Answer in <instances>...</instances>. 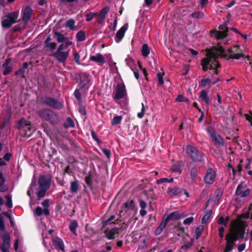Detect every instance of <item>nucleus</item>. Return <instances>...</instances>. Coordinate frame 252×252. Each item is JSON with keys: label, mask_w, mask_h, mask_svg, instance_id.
<instances>
[{"label": "nucleus", "mask_w": 252, "mask_h": 252, "mask_svg": "<svg viewBox=\"0 0 252 252\" xmlns=\"http://www.w3.org/2000/svg\"><path fill=\"white\" fill-rule=\"evenodd\" d=\"M74 94L76 98L79 103L81 102V96L80 91L78 89H76L74 91Z\"/></svg>", "instance_id": "nucleus-47"}, {"label": "nucleus", "mask_w": 252, "mask_h": 252, "mask_svg": "<svg viewBox=\"0 0 252 252\" xmlns=\"http://www.w3.org/2000/svg\"><path fill=\"white\" fill-rule=\"evenodd\" d=\"M186 215L184 214H180L178 211H175L171 213L166 218L164 219L163 220L167 223L170 220H179L182 218L185 217Z\"/></svg>", "instance_id": "nucleus-16"}, {"label": "nucleus", "mask_w": 252, "mask_h": 252, "mask_svg": "<svg viewBox=\"0 0 252 252\" xmlns=\"http://www.w3.org/2000/svg\"><path fill=\"white\" fill-rule=\"evenodd\" d=\"M199 172V169L197 167H193L190 170V182L191 183H195L196 181V178L197 177L198 173Z\"/></svg>", "instance_id": "nucleus-26"}, {"label": "nucleus", "mask_w": 252, "mask_h": 252, "mask_svg": "<svg viewBox=\"0 0 252 252\" xmlns=\"http://www.w3.org/2000/svg\"><path fill=\"white\" fill-rule=\"evenodd\" d=\"M180 192V189L176 187L169 189L168 191V193L170 196H176L179 194Z\"/></svg>", "instance_id": "nucleus-32"}, {"label": "nucleus", "mask_w": 252, "mask_h": 252, "mask_svg": "<svg viewBox=\"0 0 252 252\" xmlns=\"http://www.w3.org/2000/svg\"><path fill=\"white\" fill-rule=\"evenodd\" d=\"M39 116L44 120L49 122L52 124H56L60 122L58 115L48 109H41L39 112Z\"/></svg>", "instance_id": "nucleus-4"}, {"label": "nucleus", "mask_w": 252, "mask_h": 252, "mask_svg": "<svg viewBox=\"0 0 252 252\" xmlns=\"http://www.w3.org/2000/svg\"><path fill=\"white\" fill-rule=\"evenodd\" d=\"M0 230L4 231L5 230V225L3 222V218L0 214Z\"/></svg>", "instance_id": "nucleus-55"}, {"label": "nucleus", "mask_w": 252, "mask_h": 252, "mask_svg": "<svg viewBox=\"0 0 252 252\" xmlns=\"http://www.w3.org/2000/svg\"><path fill=\"white\" fill-rule=\"evenodd\" d=\"M65 27L70 30H74L75 28L74 20L72 19L68 20L65 23Z\"/></svg>", "instance_id": "nucleus-39"}, {"label": "nucleus", "mask_w": 252, "mask_h": 252, "mask_svg": "<svg viewBox=\"0 0 252 252\" xmlns=\"http://www.w3.org/2000/svg\"><path fill=\"white\" fill-rule=\"evenodd\" d=\"M4 181L5 180H3L2 183H0V191L1 192L6 191L8 189L7 187L5 186L4 184Z\"/></svg>", "instance_id": "nucleus-53"}, {"label": "nucleus", "mask_w": 252, "mask_h": 252, "mask_svg": "<svg viewBox=\"0 0 252 252\" xmlns=\"http://www.w3.org/2000/svg\"><path fill=\"white\" fill-rule=\"evenodd\" d=\"M42 205L44 208L43 209V214L45 216H48L50 214L49 211L48 209L49 206V199H46L42 202Z\"/></svg>", "instance_id": "nucleus-27"}, {"label": "nucleus", "mask_w": 252, "mask_h": 252, "mask_svg": "<svg viewBox=\"0 0 252 252\" xmlns=\"http://www.w3.org/2000/svg\"><path fill=\"white\" fill-rule=\"evenodd\" d=\"M77 226L78 223L76 220L72 221L69 226L70 230L75 235H76V228Z\"/></svg>", "instance_id": "nucleus-36"}, {"label": "nucleus", "mask_w": 252, "mask_h": 252, "mask_svg": "<svg viewBox=\"0 0 252 252\" xmlns=\"http://www.w3.org/2000/svg\"><path fill=\"white\" fill-rule=\"evenodd\" d=\"M43 103L50 107L56 109H60L63 107L62 103L57 99L49 97H45L43 100Z\"/></svg>", "instance_id": "nucleus-14"}, {"label": "nucleus", "mask_w": 252, "mask_h": 252, "mask_svg": "<svg viewBox=\"0 0 252 252\" xmlns=\"http://www.w3.org/2000/svg\"><path fill=\"white\" fill-rule=\"evenodd\" d=\"M227 24L225 23L219 26V29L223 31H213L211 32V35L214 37L217 40L223 39L227 36L228 29L227 28Z\"/></svg>", "instance_id": "nucleus-8"}, {"label": "nucleus", "mask_w": 252, "mask_h": 252, "mask_svg": "<svg viewBox=\"0 0 252 252\" xmlns=\"http://www.w3.org/2000/svg\"><path fill=\"white\" fill-rule=\"evenodd\" d=\"M224 53V50L221 46L215 47L209 50L207 53V57L204 58L201 61V65L204 71L208 69H214L213 74H218L216 69L220 66L217 59L220 56H222Z\"/></svg>", "instance_id": "nucleus-1"}, {"label": "nucleus", "mask_w": 252, "mask_h": 252, "mask_svg": "<svg viewBox=\"0 0 252 252\" xmlns=\"http://www.w3.org/2000/svg\"><path fill=\"white\" fill-rule=\"evenodd\" d=\"M176 100L179 102H184L187 100V98L182 95H179L177 96Z\"/></svg>", "instance_id": "nucleus-63"}, {"label": "nucleus", "mask_w": 252, "mask_h": 252, "mask_svg": "<svg viewBox=\"0 0 252 252\" xmlns=\"http://www.w3.org/2000/svg\"><path fill=\"white\" fill-rule=\"evenodd\" d=\"M216 178V171L211 168H209L205 173L204 177V181L206 184H213Z\"/></svg>", "instance_id": "nucleus-13"}, {"label": "nucleus", "mask_w": 252, "mask_h": 252, "mask_svg": "<svg viewBox=\"0 0 252 252\" xmlns=\"http://www.w3.org/2000/svg\"><path fill=\"white\" fill-rule=\"evenodd\" d=\"M251 192V190L246 187V184L244 182H241L237 187L235 195L239 198H245L250 195Z\"/></svg>", "instance_id": "nucleus-7"}, {"label": "nucleus", "mask_w": 252, "mask_h": 252, "mask_svg": "<svg viewBox=\"0 0 252 252\" xmlns=\"http://www.w3.org/2000/svg\"><path fill=\"white\" fill-rule=\"evenodd\" d=\"M5 198L7 200V202H6L7 206L8 208H12V203L11 196L9 194L5 196Z\"/></svg>", "instance_id": "nucleus-46"}, {"label": "nucleus", "mask_w": 252, "mask_h": 252, "mask_svg": "<svg viewBox=\"0 0 252 252\" xmlns=\"http://www.w3.org/2000/svg\"><path fill=\"white\" fill-rule=\"evenodd\" d=\"M139 205L141 207V209H145L147 207V203L146 202L143 200H139Z\"/></svg>", "instance_id": "nucleus-59"}, {"label": "nucleus", "mask_w": 252, "mask_h": 252, "mask_svg": "<svg viewBox=\"0 0 252 252\" xmlns=\"http://www.w3.org/2000/svg\"><path fill=\"white\" fill-rule=\"evenodd\" d=\"M63 126L65 128L73 127L74 126V123L70 117H68L64 123Z\"/></svg>", "instance_id": "nucleus-37"}, {"label": "nucleus", "mask_w": 252, "mask_h": 252, "mask_svg": "<svg viewBox=\"0 0 252 252\" xmlns=\"http://www.w3.org/2000/svg\"><path fill=\"white\" fill-rule=\"evenodd\" d=\"M70 53V49L66 47V45H63L62 43L60 44L56 51L53 54V56L56 58L59 62H64Z\"/></svg>", "instance_id": "nucleus-5"}, {"label": "nucleus", "mask_w": 252, "mask_h": 252, "mask_svg": "<svg viewBox=\"0 0 252 252\" xmlns=\"http://www.w3.org/2000/svg\"><path fill=\"white\" fill-rule=\"evenodd\" d=\"M19 13L17 12H13L8 14L5 19L1 22L2 26L3 28H8L13 24L17 20Z\"/></svg>", "instance_id": "nucleus-9"}, {"label": "nucleus", "mask_w": 252, "mask_h": 252, "mask_svg": "<svg viewBox=\"0 0 252 252\" xmlns=\"http://www.w3.org/2000/svg\"><path fill=\"white\" fill-rule=\"evenodd\" d=\"M193 220L194 218L192 217H190L185 219L183 222L185 225H190L193 221Z\"/></svg>", "instance_id": "nucleus-48"}, {"label": "nucleus", "mask_w": 252, "mask_h": 252, "mask_svg": "<svg viewBox=\"0 0 252 252\" xmlns=\"http://www.w3.org/2000/svg\"><path fill=\"white\" fill-rule=\"evenodd\" d=\"M125 62L126 65L129 66L131 70H132V65L133 63L134 60L132 57L129 56H127L125 59Z\"/></svg>", "instance_id": "nucleus-40"}, {"label": "nucleus", "mask_w": 252, "mask_h": 252, "mask_svg": "<svg viewBox=\"0 0 252 252\" xmlns=\"http://www.w3.org/2000/svg\"><path fill=\"white\" fill-rule=\"evenodd\" d=\"M240 46L238 45L234 46L231 48H230L228 49V52L230 53H233L234 52H237L238 50L239 49Z\"/></svg>", "instance_id": "nucleus-54"}, {"label": "nucleus", "mask_w": 252, "mask_h": 252, "mask_svg": "<svg viewBox=\"0 0 252 252\" xmlns=\"http://www.w3.org/2000/svg\"><path fill=\"white\" fill-rule=\"evenodd\" d=\"M245 234V227L242 225L233 226L226 236V245L223 252H229L232 250L233 245L238 236L244 239Z\"/></svg>", "instance_id": "nucleus-2"}, {"label": "nucleus", "mask_w": 252, "mask_h": 252, "mask_svg": "<svg viewBox=\"0 0 252 252\" xmlns=\"http://www.w3.org/2000/svg\"><path fill=\"white\" fill-rule=\"evenodd\" d=\"M171 170L173 172H178L180 173H181L182 172L181 168L177 165H173L171 167Z\"/></svg>", "instance_id": "nucleus-58"}, {"label": "nucleus", "mask_w": 252, "mask_h": 252, "mask_svg": "<svg viewBox=\"0 0 252 252\" xmlns=\"http://www.w3.org/2000/svg\"><path fill=\"white\" fill-rule=\"evenodd\" d=\"M102 151L103 153L108 158H110V152L107 149H102Z\"/></svg>", "instance_id": "nucleus-61"}, {"label": "nucleus", "mask_w": 252, "mask_h": 252, "mask_svg": "<svg viewBox=\"0 0 252 252\" xmlns=\"http://www.w3.org/2000/svg\"><path fill=\"white\" fill-rule=\"evenodd\" d=\"M135 204L133 200H127L123 205L122 206V208L123 209H125L126 211L127 210H135Z\"/></svg>", "instance_id": "nucleus-22"}, {"label": "nucleus", "mask_w": 252, "mask_h": 252, "mask_svg": "<svg viewBox=\"0 0 252 252\" xmlns=\"http://www.w3.org/2000/svg\"><path fill=\"white\" fill-rule=\"evenodd\" d=\"M109 11V8L107 7H105L102 9L100 11L98 16L102 17V18L105 17L106 15Z\"/></svg>", "instance_id": "nucleus-44"}, {"label": "nucleus", "mask_w": 252, "mask_h": 252, "mask_svg": "<svg viewBox=\"0 0 252 252\" xmlns=\"http://www.w3.org/2000/svg\"><path fill=\"white\" fill-rule=\"evenodd\" d=\"M76 39L78 41H83L86 39V36L85 32L80 31L76 34Z\"/></svg>", "instance_id": "nucleus-35"}, {"label": "nucleus", "mask_w": 252, "mask_h": 252, "mask_svg": "<svg viewBox=\"0 0 252 252\" xmlns=\"http://www.w3.org/2000/svg\"><path fill=\"white\" fill-rule=\"evenodd\" d=\"M38 183L39 185V190L37 192L38 200L45 196L47 190L50 186V179L45 175L40 176Z\"/></svg>", "instance_id": "nucleus-3"}, {"label": "nucleus", "mask_w": 252, "mask_h": 252, "mask_svg": "<svg viewBox=\"0 0 252 252\" xmlns=\"http://www.w3.org/2000/svg\"><path fill=\"white\" fill-rule=\"evenodd\" d=\"M175 228L177 230L181 231L183 232H185V228L182 226L181 222H178L176 225L175 226Z\"/></svg>", "instance_id": "nucleus-57"}, {"label": "nucleus", "mask_w": 252, "mask_h": 252, "mask_svg": "<svg viewBox=\"0 0 252 252\" xmlns=\"http://www.w3.org/2000/svg\"><path fill=\"white\" fill-rule=\"evenodd\" d=\"M36 215L38 216H40L43 213V210L40 207H37L35 209Z\"/></svg>", "instance_id": "nucleus-60"}, {"label": "nucleus", "mask_w": 252, "mask_h": 252, "mask_svg": "<svg viewBox=\"0 0 252 252\" xmlns=\"http://www.w3.org/2000/svg\"><path fill=\"white\" fill-rule=\"evenodd\" d=\"M186 151L188 155L190 156L193 161H199L201 160L202 154L195 147L188 145Z\"/></svg>", "instance_id": "nucleus-10"}, {"label": "nucleus", "mask_w": 252, "mask_h": 252, "mask_svg": "<svg viewBox=\"0 0 252 252\" xmlns=\"http://www.w3.org/2000/svg\"><path fill=\"white\" fill-rule=\"evenodd\" d=\"M244 55L242 53H234L228 55V57L229 59H239L242 57H243Z\"/></svg>", "instance_id": "nucleus-43"}, {"label": "nucleus", "mask_w": 252, "mask_h": 252, "mask_svg": "<svg viewBox=\"0 0 252 252\" xmlns=\"http://www.w3.org/2000/svg\"><path fill=\"white\" fill-rule=\"evenodd\" d=\"M228 220H229L228 218H226V219L225 220L222 217H221L219 218L218 223L220 224H224L226 225Z\"/></svg>", "instance_id": "nucleus-52"}, {"label": "nucleus", "mask_w": 252, "mask_h": 252, "mask_svg": "<svg viewBox=\"0 0 252 252\" xmlns=\"http://www.w3.org/2000/svg\"><path fill=\"white\" fill-rule=\"evenodd\" d=\"M126 95V87L123 83L117 85L116 89V94L114 96V99L119 100L124 98Z\"/></svg>", "instance_id": "nucleus-12"}, {"label": "nucleus", "mask_w": 252, "mask_h": 252, "mask_svg": "<svg viewBox=\"0 0 252 252\" xmlns=\"http://www.w3.org/2000/svg\"><path fill=\"white\" fill-rule=\"evenodd\" d=\"M11 63V59H7L5 62L3 64L2 66L4 68V70L3 72V74L4 75H6L8 74L10 72H11L12 70V67L9 65Z\"/></svg>", "instance_id": "nucleus-24"}, {"label": "nucleus", "mask_w": 252, "mask_h": 252, "mask_svg": "<svg viewBox=\"0 0 252 252\" xmlns=\"http://www.w3.org/2000/svg\"><path fill=\"white\" fill-rule=\"evenodd\" d=\"M203 16V14L201 12H194L191 14V16L195 18H200Z\"/></svg>", "instance_id": "nucleus-49"}, {"label": "nucleus", "mask_w": 252, "mask_h": 252, "mask_svg": "<svg viewBox=\"0 0 252 252\" xmlns=\"http://www.w3.org/2000/svg\"><path fill=\"white\" fill-rule=\"evenodd\" d=\"M200 97L202 100L205 102L207 104L210 103V98L205 90H203L200 93Z\"/></svg>", "instance_id": "nucleus-31"}, {"label": "nucleus", "mask_w": 252, "mask_h": 252, "mask_svg": "<svg viewBox=\"0 0 252 252\" xmlns=\"http://www.w3.org/2000/svg\"><path fill=\"white\" fill-rule=\"evenodd\" d=\"M32 13V8L29 6H27L23 12L22 21L27 24L31 19Z\"/></svg>", "instance_id": "nucleus-18"}, {"label": "nucleus", "mask_w": 252, "mask_h": 252, "mask_svg": "<svg viewBox=\"0 0 252 252\" xmlns=\"http://www.w3.org/2000/svg\"><path fill=\"white\" fill-rule=\"evenodd\" d=\"M37 185L36 183V179L35 177H33L32 181V183L31 184L30 189L27 191V194L31 198H32L31 192H34L36 191L37 190Z\"/></svg>", "instance_id": "nucleus-25"}, {"label": "nucleus", "mask_w": 252, "mask_h": 252, "mask_svg": "<svg viewBox=\"0 0 252 252\" xmlns=\"http://www.w3.org/2000/svg\"><path fill=\"white\" fill-rule=\"evenodd\" d=\"M141 51L142 55L144 57H147L150 53V49L147 44L143 45Z\"/></svg>", "instance_id": "nucleus-29"}, {"label": "nucleus", "mask_w": 252, "mask_h": 252, "mask_svg": "<svg viewBox=\"0 0 252 252\" xmlns=\"http://www.w3.org/2000/svg\"><path fill=\"white\" fill-rule=\"evenodd\" d=\"M207 133L215 144L221 146L224 145V142L223 140L212 126H209L207 128Z\"/></svg>", "instance_id": "nucleus-11"}, {"label": "nucleus", "mask_w": 252, "mask_h": 252, "mask_svg": "<svg viewBox=\"0 0 252 252\" xmlns=\"http://www.w3.org/2000/svg\"><path fill=\"white\" fill-rule=\"evenodd\" d=\"M53 244L57 249L64 251V245L63 241L59 237H54L52 239Z\"/></svg>", "instance_id": "nucleus-21"}, {"label": "nucleus", "mask_w": 252, "mask_h": 252, "mask_svg": "<svg viewBox=\"0 0 252 252\" xmlns=\"http://www.w3.org/2000/svg\"><path fill=\"white\" fill-rule=\"evenodd\" d=\"M173 178H171L170 179L167 178H162L157 180V182L158 184H162L164 183H171L173 182Z\"/></svg>", "instance_id": "nucleus-42"}, {"label": "nucleus", "mask_w": 252, "mask_h": 252, "mask_svg": "<svg viewBox=\"0 0 252 252\" xmlns=\"http://www.w3.org/2000/svg\"><path fill=\"white\" fill-rule=\"evenodd\" d=\"M90 59L93 62L98 63H104L105 62L104 57L100 54H97L94 56H91Z\"/></svg>", "instance_id": "nucleus-23"}, {"label": "nucleus", "mask_w": 252, "mask_h": 252, "mask_svg": "<svg viewBox=\"0 0 252 252\" xmlns=\"http://www.w3.org/2000/svg\"><path fill=\"white\" fill-rule=\"evenodd\" d=\"M18 128L24 136L28 137H30L35 130V128L33 126H32L29 122L23 119L19 121Z\"/></svg>", "instance_id": "nucleus-6"}, {"label": "nucleus", "mask_w": 252, "mask_h": 252, "mask_svg": "<svg viewBox=\"0 0 252 252\" xmlns=\"http://www.w3.org/2000/svg\"><path fill=\"white\" fill-rule=\"evenodd\" d=\"M120 228L117 227H114L112 229H107L104 231V234L105 237L109 240L114 239L116 234L119 233Z\"/></svg>", "instance_id": "nucleus-17"}, {"label": "nucleus", "mask_w": 252, "mask_h": 252, "mask_svg": "<svg viewBox=\"0 0 252 252\" xmlns=\"http://www.w3.org/2000/svg\"><path fill=\"white\" fill-rule=\"evenodd\" d=\"M79 189L78 181L77 180L71 182L70 183V191L73 193H76Z\"/></svg>", "instance_id": "nucleus-28"}, {"label": "nucleus", "mask_w": 252, "mask_h": 252, "mask_svg": "<svg viewBox=\"0 0 252 252\" xmlns=\"http://www.w3.org/2000/svg\"><path fill=\"white\" fill-rule=\"evenodd\" d=\"M54 34L56 36L57 40L59 43H61L63 41H65V39H66V38L65 37L63 34L57 31L54 32Z\"/></svg>", "instance_id": "nucleus-34"}, {"label": "nucleus", "mask_w": 252, "mask_h": 252, "mask_svg": "<svg viewBox=\"0 0 252 252\" xmlns=\"http://www.w3.org/2000/svg\"><path fill=\"white\" fill-rule=\"evenodd\" d=\"M145 111V106H144V104L142 103L141 111L138 113V114H137L138 117L139 118H143V116H144V112Z\"/></svg>", "instance_id": "nucleus-56"}, {"label": "nucleus", "mask_w": 252, "mask_h": 252, "mask_svg": "<svg viewBox=\"0 0 252 252\" xmlns=\"http://www.w3.org/2000/svg\"><path fill=\"white\" fill-rule=\"evenodd\" d=\"M126 30L127 27L124 25L118 31L115 36V40L117 43H119L122 40Z\"/></svg>", "instance_id": "nucleus-19"}, {"label": "nucleus", "mask_w": 252, "mask_h": 252, "mask_svg": "<svg viewBox=\"0 0 252 252\" xmlns=\"http://www.w3.org/2000/svg\"><path fill=\"white\" fill-rule=\"evenodd\" d=\"M123 117L121 116H115L111 121V124L112 125H117L121 123Z\"/></svg>", "instance_id": "nucleus-38"}, {"label": "nucleus", "mask_w": 252, "mask_h": 252, "mask_svg": "<svg viewBox=\"0 0 252 252\" xmlns=\"http://www.w3.org/2000/svg\"><path fill=\"white\" fill-rule=\"evenodd\" d=\"M91 135L93 138L96 141L98 142L99 141V139L94 131L91 132Z\"/></svg>", "instance_id": "nucleus-64"}, {"label": "nucleus", "mask_w": 252, "mask_h": 252, "mask_svg": "<svg viewBox=\"0 0 252 252\" xmlns=\"http://www.w3.org/2000/svg\"><path fill=\"white\" fill-rule=\"evenodd\" d=\"M167 223L163 220L161 221L159 226L157 228V229L155 230V234L156 235H159L163 231V230L165 228L167 225Z\"/></svg>", "instance_id": "nucleus-30"}, {"label": "nucleus", "mask_w": 252, "mask_h": 252, "mask_svg": "<svg viewBox=\"0 0 252 252\" xmlns=\"http://www.w3.org/2000/svg\"><path fill=\"white\" fill-rule=\"evenodd\" d=\"M51 38L48 36L44 42V48L47 51H52L54 50L57 44L54 42H51Z\"/></svg>", "instance_id": "nucleus-20"}, {"label": "nucleus", "mask_w": 252, "mask_h": 252, "mask_svg": "<svg viewBox=\"0 0 252 252\" xmlns=\"http://www.w3.org/2000/svg\"><path fill=\"white\" fill-rule=\"evenodd\" d=\"M203 230V226L200 225L198 226L195 231V235H196V239H197L201 235L202 232Z\"/></svg>", "instance_id": "nucleus-41"}, {"label": "nucleus", "mask_w": 252, "mask_h": 252, "mask_svg": "<svg viewBox=\"0 0 252 252\" xmlns=\"http://www.w3.org/2000/svg\"><path fill=\"white\" fill-rule=\"evenodd\" d=\"M212 213L211 210L209 211L205 214V215L204 216V217H203L202 220H201L202 223L203 224L207 223L208 222H209L210 221L211 217L212 216Z\"/></svg>", "instance_id": "nucleus-33"}, {"label": "nucleus", "mask_w": 252, "mask_h": 252, "mask_svg": "<svg viewBox=\"0 0 252 252\" xmlns=\"http://www.w3.org/2000/svg\"><path fill=\"white\" fill-rule=\"evenodd\" d=\"M211 82V79L209 78L202 79L201 81V85L203 87L207 86Z\"/></svg>", "instance_id": "nucleus-50"}, {"label": "nucleus", "mask_w": 252, "mask_h": 252, "mask_svg": "<svg viewBox=\"0 0 252 252\" xmlns=\"http://www.w3.org/2000/svg\"><path fill=\"white\" fill-rule=\"evenodd\" d=\"M74 60L76 62V63L79 64L80 63V55L79 54V53H75L74 54Z\"/></svg>", "instance_id": "nucleus-62"}, {"label": "nucleus", "mask_w": 252, "mask_h": 252, "mask_svg": "<svg viewBox=\"0 0 252 252\" xmlns=\"http://www.w3.org/2000/svg\"><path fill=\"white\" fill-rule=\"evenodd\" d=\"M163 75H164V73H161V72H158L157 74V76L158 78V82L160 85H162L164 83V81H163Z\"/></svg>", "instance_id": "nucleus-45"}, {"label": "nucleus", "mask_w": 252, "mask_h": 252, "mask_svg": "<svg viewBox=\"0 0 252 252\" xmlns=\"http://www.w3.org/2000/svg\"><path fill=\"white\" fill-rule=\"evenodd\" d=\"M3 243L0 246L2 252H9V248L10 246V236L7 233H4L2 235Z\"/></svg>", "instance_id": "nucleus-15"}, {"label": "nucleus", "mask_w": 252, "mask_h": 252, "mask_svg": "<svg viewBox=\"0 0 252 252\" xmlns=\"http://www.w3.org/2000/svg\"><path fill=\"white\" fill-rule=\"evenodd\" d=\"M96 15H97L96 13H93V12H91V13L87 14L86 15V16H87L86 21H91L94 16H96Z\"/></svg>", "instance_id": "nucleus-51"}]
</instances>
